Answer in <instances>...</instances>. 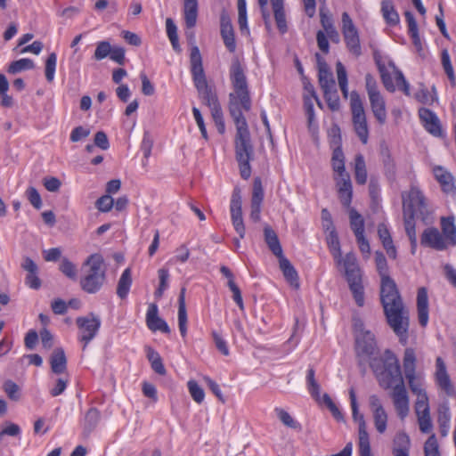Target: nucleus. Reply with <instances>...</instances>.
<instances>
[{"mask_svg":"<svg viewBox=\"0 0 456 456\" xmlns=\"http://www.w3.org/2000/svg\"><path fill=\"white\" fill-rule=\"evenodd\" d=\"M230 79L234 90L229 94V112L236 126L235 158L241 178L248 180L251 175L254 148L242 110H250L251 98L244 69L238 59H234L230 67Z\"/></svg>","mask_w":456,"mask_h":456,"instance_id":"1","label":"nucleus"},{"mask_svg":"<svg viewBox=\"0 0 456 456\" xmlns=\"http://www.w3.org/2000/svg\"><path fill=\"white\" fill-rule=\"evenodd\" d=\"M404 230L409 238L411 253L417 248L416 219L421 220L425 224L432 221L433 208L420 188L411 184L409 191L403 196Z\"/></svg>","mask_w":456,"mask_h":456,"instance_id":"2","label":"nucleus"},{"mask_svg":"<svg viewBox=\"0 0 456 456\" xmlns=\"http://www.w3.org/2000/svg\"><path fill=\"white\" fill-rule=\"evenodd\" d=\"M377 270L381 277L380 300L387 323L399 335V291L396 283L387 273V264L384 254L375 253Z\"/></svg>","mask_w":456,"mask_h":456,"instance_id":"3","label":"nucleus"},{"mask_svg":"<svg viewBox=\"0 0 456 456\" xmlns=\"http://www.w3.org/2000/svg\"><path fill=\"white\" fill-rule=\"evenodd\" d=\"M367 364L381 387L392 388L394 406L399 411V361L396 354L386 349L382 354L379 352L374 355Z\"/></svg>","mask_w":456,"mask_h":456,"instance_id":"4","label":"nucleus"},{"mask_svg":"<svg viewBox=\"0 0 456 456\" xmlns=\"http://www.w3.org/2000/svg\"><path fill=\"white\" fill-rule=\"evenodd\" d=\"M354 337L357 363L364 374L367 362L379 352L378 342L375 335L364 328L361 320H356L354 323Z\"/></svg>","mask_w":456,"mask_h":456,"instance_id":"5","label":"nucleus"},{"mask_svg":"<svg viewBox=\"0 0 456 456\" xmlns=\"http://www.w3.org/2000/svg\"><path fill=\"white\" fill-rule=\"evenodd\" d=\"M191 73L194 86L209 109L220 106L217 95L212 87L208 85L202 65V58L198 46H193L190 55Z\"/></svg>","mask_w":456,"mask_h":456,"instance_id":"6","label":"nucleus"},{"mask_svg":"<svg viewBox=\"0 0 456 456\" xmlns=\"http://www.w3.org/2000/svg\"><path fill=\"white\" fill-rule=\"evenodd\" d=\"M84 265L88 266L87 273L81 278V289L89 294L97 293L106 280L104 261L100 254H92L86 260Z\"/></svg>","mask_w":456,"mask_h":456,"instance_id":"7","label":"nucleus"},{"mask_svg":"<svg viewBox=\"0 0 456 456\" xmlns=\"http://www.w3.org/2000/svg\"><path fill=\"white\" fill-rule=\"evenodd\" d=\"M76 324L78 329L77 340L83 345L82 350L85 351L89 343L97 336L102 321L98 315L89 313L87 315L77 317Z\"/></svg>","mask_w":456,"mask_h":456,"instance_id":"8","label":"nucleus"},{"mask_svg":"<svg viewBox=\"0 0 456 456\" xmlns=\"http://www.w3.org/2000/svg\"><path fill=\"white\" fill-rule=\"evenodd\" d=\"M350 106L354 131L361 142L366 144L369 139V128L362 100L355 91L351 93Z\"/></svg>","mask_w":456,"mask_h":456,"instance_id":"9","label":"nucleus"},{"mask_svg":"<svg viewBox=\"0 0 456 456\" xmlns=\"http://www.w3.org/2000/svg\"><path fill=\"white\" fill-rule=\"evenodd\" d=\"M416 354L415 350L408 347L403 354V370L411 391L415 395L426 393L423 388V381L420 375L416 373Z\"/></svg>","mask_w":456,"mask_h":456,"instance_id":"10","label":"nucleus"},{"mask_svg":"<svg viewBox=\"0 0 456 456\" xmlns=\"http://www.w3.org/2000/svg\"><path fill=\"white\" fill-rule=\"evenodd\" d=\"M349 397L353 418L359 424V454L360 456H372L369 434L366 430V423L363 415L359 412L358 403L354 388L349 390Z\"/></svg>","mask_w":456,"mask_h":456,"instance_id":"11","label":"nucleus"},{"mask_svg":"<svg viewBox=\"0 0 456 456\" xmlns=\"http://www.w3.org/2000/svg\"><path fill=\"white\" fill-rule=\"evenodd\" d=\"M342 33L349 52L356 57L360 56L362 48L358 30L346 12L342 13Z\"/></svg>","mask_w":456,"mask_h":456,"instance_id":"12","label":"nucleus"},{"mask_svg":"<svg viewBox=\"0 0 456 456\" xmlns=\"http://www.w3.org/2000/svg\"><path fill=\"white\" fill-rule=\"evenodd\" d=\"M230 211L234 230L239 234L240 239H243L245 236L246 229L242 217L240 191L237 188L233 190L232 194Z\"/></svg>","mask_w":456,"mask_h":456,"instance_id":"13","label":"nucleus"},{"mask_svg":"<svg viewBox=\"0 0 456 456\" xmlns=\"http://www.w3.org/2000/svg\"><path fill=\"white\" fill-rule=\"evenodd\" d=\"M420 244L437 251H443L449 248L444 240V236L436 227L425 229L420 236Z\"/></svg>","mask_w":456,"mask_h":456,"instance_id":"14","label":"nucleus"},{"mask_svg":"<svg viewBox=\"0 0 456 456\" xmlns=\"http://www.w3.org/2000/svg\"><path fill=\"white\" fill-rule=\"evenodd\" d=\"M435 378L437 386L444 390L447 395L452 396L455 395V390L447 372L446 365L440 356L436 359Z\"/></svg>","mask_w":456,"mask_h":456,"instance_id":"15","label":"nucleus"},{"mask_svg":"<svg viewBox=\"0 0 456 456\" xmlns=\"http://www.w3.org/2000/svg\"><path fill=\"white\" fill-rule=\"evenodd\" d=\"M146 324L151 331H161L165 334L171 332L167 322L159 316L158 305L154 303L150 304L146 313Z\"/></svg>","mask_w":456,"mask_h":456,"instance_id":"16","label":"nucleus"},{"mask_svg":"<svg viewBox=\"0 0 456 456\" xmlns=\"http://www.w3.org/2000/svg\"><path fill=\"white\" fill-rule=\"evenodd\" d=\"M220 27L221 37L225 47L230 53H234L236 50L234 30L229 15L224 12L220 17Z\"/></svg>","mask_w":456,"mask_h":456,"instance_id":"17","label":"nucleus"},{"mask_svg":"<svg viewBox=\"0 0 456 456\" xmlns=\"http://www.w3.org/2000/svg\"><path fill=\"white\" fill-rule=\"evenodd\" d=\"M419 118L425 129L434 136L442 135V127L440 120L435 112L427 108H420L419 110Z\"/></svg>","mask_w":456,"mask_h":456,"instance_id":"18","label":"nucleus"},{"mask_svg":"<svg viewBox=\"0 0 456 456\" xmlns=\"http://www.w3.org/2000/svg\"><path fill=\"white\" fill-rule=\"evenodd\" d=\"M433 175L444 193L449 194L455 192L456 186L454 176L445 167L442 166L434 167Z\"/></svg>","mask_w":456,"mask_h":456,"instance_id":"19","label":"nucleus"},{"mask_svg":"<svg viewBox=\"0 0 456 456\" xmlns=\"http://www.w3.org/2000/svg\"><path fill=\"white\" fill-rule=\"evenodd\" d=\"M318 60V80L323 92L336 89V83L332 73L330 71L327 63L322 60L319 53H316Z\"/></svg>","mask_w":456,"mask_h":456,"instance_id":"20","label":"nucleus"},{"mask_svg":"<svg viewBox=\"0 0 456 456\" xmlns=\"http://www.w3.org/2000/svg\"><path fill=\"white\" fill-rule=\"evenodd\" d=\"M418 321L422 328H426L429 319L428 296L426 288L421 287L417 293Z\"/></svg>","mask_w":456,"mask_h":456,"instance_id":"21","label":"nucleus"},{"mask_svg":"<svg viewBox=\"0 0 456 456\" xmlns=\"http://www.w3.org/2000/svg\"><path fill=\"white\" fill-rule=\"evenodd\" d=\"M338 265H343L347 282L362 279L361 270L354 253H347L345 257H342V262Z\"/></svg>","mask_w":456,"mask_h":456,"instance_id":"22","label":"nucleus"},{"mask_svg":"<svg viewBox=\"0 0 456 456\" xmlns=\"http://www.w3.org/2000/svg\"><path fill=\"white\" fill-rule=\"evenodd\" d=\"M280 269L282 272V274L285 280L289 283V285L295 289L299 288V277L297 270L292 265L290 261L285 257L284 255L282 256L278 257Z\"/></svg>","mask_w":456,"mask_h":456,"instance_id":"23","label":"nucleus"},{"mask_svg":"<svg viewBox=\"0 0 456 456\" xmlns=\"http://www.w3.org/2000/svg\"><path fill=\"white\" fill-rule=\"evenodd\" d=\"M264 240L270 251L277 257L282 256L283 250L276 232L269 225L264 227Z\"/></svg>","mask_w":456,"mask_h":456,"instance_id":"24","label":"nucleus"},{"mask_svg":"<svg viewBox=\"0 0 456 456\" xmlns=\"http://www.w3.org/2000/svg\"><path fill=\"white\" fill-rule=\"evenodd\" d=\"M442 235L449 247L456 246V225L453 216H443L440 220Z\"/></svg>","mask_w":456,"mask_h":456,"instance_id":"25","label":"nucleus"},{"mask_svg":"<svg viewBox=\"0 0 456 456\" xmlns=\"http://www.w3.org/2000/svg\"><path fill=\"white\" fill-rule=\"evenodd\" d=\"M198 0H183V16L186 28L195 27L198 17Z\"/></svg>","mask_w":456,"mask_h":456,"instance_id":"26","label":"nucleus"},{"mask_svg":"<svg viewBox=\"0 0 456 456\" xmlns=\"http://www.w3.org/2000/svg\"><path fill=\"white\" fill-rule=\"evenodd\" d=\"M52 371L55 374H61L67 369V358L61 347L55 348L50 357Z\"/></svg>","mask_w":456,"mask_h":456,"instance_id":"27","label":"nucleus"},{"mask_svg":"<svg viewBox=\"0 0 456 456\" xmlns=\"http://www.w3.org/2000/svg\"><path fill=\"white\" fill-rule=\"evenodd\" d=\"M373 115L379 123H384L387 118L385 101L379 94H372L369 96Z\"/></svg>","mask_w":456,"mask_h":456,"instance_id":"28","label":"nucleus"},{"mask_svg":"<svg viewBox=\"0 0 456 456\" xmlns=\"http://www.w3.org/2000/svg\"><path fill=\"white\" fill-rule=\"evenodd\" d=\"M381 159L384 165L385 175L391 182L396 181V164L391 158L390 151L387 147H381Z\"/></svg>","mask_w":456,"mask_h":456,"instance_id":"29","label":"nucleus"},{"mask_svg":"<svg viewBox=\"0 0 456 456\" xmlns=\"http://www.w3.org/2000/svg\"><path fill=\"white\" fill-rule=\"evenodd\" d=\"M178 327L183 338L187 335V311L185 305V289L183 288L178 297Z\"/></svg>","mask_w":456,"mask_h":456,"instance_id":"30","label":"nucleus"},{"mask_svg":"<svg viewBox=\"0 0 456 456\" xmlns=\"http://www.w3.org/2000/svg\"><path fill=\"white\" fill-rule=\"evenodd\" d=\"M378 235L388 256L395 258L396 256V249L393 244L390 232L386 224L381 223L378 225Z\"/></svg>","mask_w":456,"mask_h":456,"instance_id":"31","label":"nucleus"},{"mask_svg":"<svg viewBox=\"0 0 456 456\" xmlns=\"http://www.w3.org/2000/svg\"><path fill=\"white\" fill-rule=\"evenodd\" d=\"M404 16L406 18V21H407V25H408V34L410 35V37L412 40V44L418 52H421L422 51V43H421V39L419 35V28H418L417 21H416L413 14L409 11H406L404 12Z\"/></svg>","mask_w":456,"mask_h":456,"instance_id":"32","label":"nucleus"},{"mask_svg":"<svg viewBox=\"0 0 456 456\" xmlns=\"http://www.w3.org/2000/svg\"><path fill=\"white\" fill-rule=\"evenodd\" d=\"M326 233L328 248L337 264H340L342 262V252L338 232L337 231H331Z\"/></svg>","mask_w":456,"mask_h":456,"instance_id":"33","label":"nucleus"},{"mask_svg":"<svg viewBox=\"0 0 456 456\" xmlns=\"http://www.w3.org/2000/svg\"><path fill=\"white\" fill-rule=\"evenodd\" d=\"M413 98L422 104L431 105L437 101V94L436 86H432V91L429 92L428 88L419 84L418 91L414 94Z\"/></svg>","mask_w":456,"mask_h":456,"instance_id":"34","label":"nucleus"},{"mask_svg":"<svg viewBox=\"0 0 456 456\" xmlns=\"http://www.w3.org/2000/svg\"><path fill=\"white\" fill-rule=\"evenodd\" d=\"M132 285V273L130 268H126L122 273L117 286V295L124 299L127 297Z\"/></svg>","mask_w":456,"mask_h":456,"instance_id":"35","label":"nucleus"},{"mask_svg":"<svg viewBox=\"0 0 456 456\" xmlns=\"http://www.w3.org/2000/svg\"><path fill=\"white\" fill-rule=\"evenodd\" d=\"M274 19L276 21L277 28L281 34H284L288 30L286 15L283 7V2L272 4Z\"/></svg>","mask_w":456,"mask_h":456,"instance_id":"36","label":"nucleus"},{"mask_svg":"<svg viewBox=\"0 0 456 456\" xmlns=\"http://www.w3.org/2000/svg\"><path fill=\"white\" fill-rule=\"evenodd\" d=\"M354 178L358 184H365L367 182V168L364 157L362 154L354 158Z\"/></svg>","mask_w":456,"mask_h":456,"instance_id":"37","label":"nucleus"},{"mask_svg":"<svg viewBox=\"0 0 456 456\" xmlns=\"http://www.w3.org/2000/svg\"><path fill=\"white\" fill-rule=\"evenodd\" d=\"M350 227L354 233L358 236L364 233V219L360 213L354 208L349 209Z\"/></svg>","mask_w":456,"mask_h":456,"instance_id":"38","label":"nucleus"},{"mask_svg":"<svg viewBox=\"0 0 456 456\" xmlns=\"http://www.w3.org/2000/svg\"><path fill=\"white\" fill-rule=\"evenodd\" d=\"M101 413L95 407L90 408L84 419V429L86 433H91L99 423Z\"/></svg>","mask_w":456,"mask_h":456,"instance_id":"39","label":"nucleus"},{"mask_svg":"<svg viewBox=\"0 0 456 456\" xmlns=\"http://www.w3.org/2000/svg\"><path fill=\"white\" fill-rule=\"evenodd\" d=\"M315 371L313 368H309L306 375L307 389L311 396L317 402H321V387L315 380Z\"/></svg>","mask_w":456,"mask_h":456,"instance_id":"40","label":"nucleus"},{"mask_svg":"<svg viewBox=\"0 0 456 456\" xmlns=\"http://www.w3.org/2000/svg\"><path fill=\"white\" fill-rule=\"evenodd\" d=\"M274 411H275L278 419L281 421V423L284 426H286L289 428H292L294 430L300 431L302 429L301 424L299 422H297V420H295L291 417V415L284 409L276 407L274 409Z\"/></svg>","mask_w":456,"mask_h":456,"instance_id":"41","label":"nucleus"},{"mask_svg":"<svg viewBox=\"0 0 456 456\" xmlns=\"http://www.w3.org/2000/svg\"><path fill=\"white\" fill-rule=\"evenodd\" d=\"M35 68L34 61L28 58H22L11 62L7 71L10 74H17L22 70H28Z\"/></svg>","mask_w":456,"mask_h":456,"instance_id":"42","label":"nucleus"},{"mask_svg":"<svg viewBox=\"0 0 456 456\" xmlns=\"http://www.w3.org/2000/svg\"><path fill=\"white\" fill-rule=\"evenodd\" d=\"M381 12L384 19L388 24L395 25L398 21V14L390 1H383Z\"/></svg>","mask_w":456,"mask_h":456,"instance_id":"43","label":"nucleus"},{"mask_svg":"<svg viewBox=\"0 0 456 456\" xmlns=\"http://www.w3.org/2000/svg\"><path fill=\"white\" fill-rule=\"evenodd\" d=\"M331 166L333 171L338 175L347 174L345 167V155L343 151H337L332 152Z\"/></svg>","mask_w":456,"mask_h":456,"instance_id":"44","label":"nucleus"},{"mask_svg":"<svg viewBox=\"0 0 456 456\" xmlns=\"http://www.w3.org/2000/svg\"><path fill=\"white\" fill-rule=\"evenodd\" d=\"M349 289L353 294L355 303L358 306L364 305V289L362 283V279L348 282Z\"/></svg>","mask_w":456,"mask_h":456,"instance_id":"45","label":"nucleus"},{"mask_svg":"<svg viewBox=\"0 0 456 456\" xmlns=\"http://www.w3.org/2000/svg\"><path fill=\"white\" fill-rule=\"evenodd\" d=\"M330 146L333 151H343L342 150V138L341 132L338 126L335 125L331 127L330 134Z\"/></svg>","mask_w":456,"mask_h":456,"instance_id":"46","label":"nucleus"},{"mask_svg":"<svg viewBox=\"0 0 456 456\" xmlns=\"http://www.w3.org/2000/svg\"><path fill=\"white\" fill-rule=\"evenodd\" d=\"M424 456H441L438 441L435 434H432L424 444Z\"/></svg>","mask_w":456,"mask_h":456,"instance_id":"47","label":"nucleus"},{"mask_svg":"<svg viewBox=\"0 0 456 456\" xmlns=\"http://www.w3.org/2000/svg\"><path fill=\"white\" fill-rule=\"evenodd\" d=\"M57 55L55 53H51L45 61V78L49 83L53 82L54 79Z\"/></svg>","mask_w":456,"mask_h":456,"instance_id":"48","label":"nucleus"},{"mask_svg":"<svg viewBox=\"0 0 456 456\" xmlns=\"http://www.w3.org/2000/svg\"><path fill=\"white\" fill-rule=\"evenodd\" d=\"M324 99L327 102L329 109L331 111H338L340 109V99L338 94V90L333 89L330 91L323 92Z\"/></svg>","mask_w":456,"mask_h":456,"instance_id":"49","label":"nucleus"},{"mask_svg":"<svg viewBox=\"0 0 456 456\" xmlns=\"http://www.w3.org/2000/svg\"><path fill=\"white\" fill-rule=\"evenodd\" d=\"M3 389L12 401L18 402L20 399V387L11 379L4 383Z\"/></svg>","mask_w":456,"mask_h":456,"instance_id":"50","label":"nucleus"},{"mask_svg":"<svg viewBox=\"0 0 456 456\" xmlns=\"http://www.w3.org/2000/svg\"><path fill=\"white\" fill-rule=\"evenodd\" d=\"M410 326L409 311L401 305V344L406 345L407 343V331Z\"/></svg>","mask_w":456,"mask_h":456,"instance_id":"51","label":"nucleus"},{"mask_svg":"<svg viewBox=\"0 0 456 456\" xmlns=\"http://www.w3.org/2000/svg\"><path fill=\"white\" fill-rule=\"evenodd\" d=\"M158 274L159 279V284L158 289L154 292V296L159 298L162 297L164 291L168 287L169 272L167 269L160 268L158 271Z\"/></svg>","mask_w":456,"mask_h":456,"instance_id":"52","label":"nucleus"},{"mask_svg":"<svg viewBox=\"0 0 456 456\" xmlns=\"http://www.w3.org/2000/svg\"><path fill=\"white\" fill-rule=\"evenodd\" d=\"M416 403H415V411L417 416H420L423 414H428L429 411V404H428V397L427 393H423L416 395Z\"/></svg>","mask_w":456,"mask_h":456,"instance_id":"53","label":"nucleus"},{"mask_svg":"<svg viewBox=\"0 0 456 456\" xmlns=\"http://www.w3.org/2000/svg\"><path fill=\"white\" fill-rule=\"evenodd\" d=\"M450 411L448 407H444L443 409L439 410V415H438V424L440 427V432L443 436H445L447 435L448 429H449V424H450Z\"/></svg>","mask_w":456,"mask_h":456,"instance_id":"54","label":"nucleus"},{"mask_svg":"<svg viewBox=\"0 0 456 456\" xmlns=\"http://www.w3.org/2000/svg\"><path fill=\"white\" fill-rule=\"evenodd\" d=\"M187 387L192 399L196 403H201L205 397L203 388L195 380H189Z\"/></svg>","mask_w":456,"mask_h":456,"instance_id":"55","label":"nucleus"},{"mask_svg":"<svg viewBox=\"0 0 456 456\" xmlns=\"http://www.w3.org/2000/svg\"><path fill=\"white\" fill-rule=\"evenodd\" d=\"M264 200V188L260 177H256L253 182L251 203L262 204Z\"/></svg>","mask_w":456,"mask_h":456,"instance_id":"56","label":"nucleus"},{"mask_svg":"<svg viewBox=\"0 0 456 456\" xmlns=\"http://www.w3.org/2000/svg\"><path fill=\"white\" fill-rule=\"evenodd\" d=\"M210 110L218 133L223 134L225 132V125L221 105L216 106V108H213Z\"/></svg>","mask_w":456,"mask_h":456,"instance_id":"57","label":"nucleus"},{"mask_svg":"<svg viewBox=\"0 0 456 456\" xmlns=\"http://www.w3.org/2000/svg\"><path fill=\"white\" fill-rule=\"evenodd\" d=\"M442 65L444 69V72L446 73L449 80L452 84V86L455 85V75L453 71L452 65L451 63L450 55L447 52V50H444L442 52Z\"/></svg>","mask_w":456,"mask_h":456,"instance_id":"58","label":"nucleus"},{"mask_svg":"<svg viewBox=\"0 0 456 456\" xmlns=\"http://www.w3.org/2000/svg\"><path fill=\"white\" fill-rule=\"evenodd\" d=\"M111 45L108 41H101L97 44L96 49L94 51V58L96 61H101L105 59L107 56H110L111 52Z\"/></svg>","mask_w":456,"mask_h":456,"instance_id":"59","label":"nucleus"},{"mask_svg":"<svg viewBox=\"0 0 456 456\" xmlns=\"http://www.w3.org/2000/svg\"><path fill=\"white\" fill-rule=\"evenodd\" d=\"M377 64L379 67V70L380 77H381L382 83H383L384 86L388 91H392V92L395 91V87L393 83V78H392L391 74L387 70L385 65L380 63V61H377Z\"/></svg>","mask_w":456,"mask_h":456,"instance_id":"60","label":"nucleus"},{"mask_svg":"<svg viewBox=\"0 0 456 456\" xmlns=\"http://www.w3.org/2000/svg\"><path fill=\"white\" fill-rule=\"evenodd\" d=\"M374 424L377 431L380 434L387 429V415L385 410L373 412Z\"/></svg>","mask_w":456,"mask_h":456,"instance_id":"61","label":"nucleus"},{"mask_svg":"<svg viewBox=\"0 0 456 456\" xmlns=\"http://www.w3.org/2000/svg\"><path fill=\"white\" fill-rule=\"evenodd\" d=\"M61 272L68 278L75 281L77 279V268L76 265L70 262L68 258H63L60 265Z\"/></svg>","mask_w":456,"mask_h":456,"instance_id":"62","label":"nucleus"},{"mask_svg":"<svg viewBox=\"0 0 456 456\" xmlns=\"http://www.w3.org/2000/svg\"><path fill=\"white\" fill-rule=\"evenodd\" d=\"M114 206V200L109 194L102 195L96 202L95 207L101 212H109Z\"/></svg>","mask_w":456,"mask_h":456,"instance_id":"63","label":"nucleus"},{"mask_svg":"<svg viewBox=\"0 0 456 456\" xmlns=\"http://www.w3.org/2000/svg\"><path fill=\"white\" fill-rule=\"evenodd\" d=\"M212 338L216 347L224 355L227 356L230 354L229 347L226 340L222 337L220 333L216 330L212 331Z\"/></svg>","mask_w":456,"mask_h":456,"instance_id":"64","label":"nucleus"}]
</instances>
